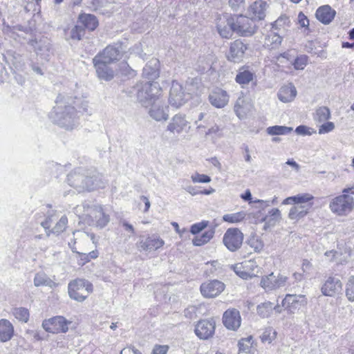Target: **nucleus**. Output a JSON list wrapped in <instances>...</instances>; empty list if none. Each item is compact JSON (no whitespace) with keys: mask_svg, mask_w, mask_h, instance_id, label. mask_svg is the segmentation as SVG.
I'll list each match as a JSON object with an SVG mask.
<instances>
[{"mask_svg":"<svg viewBox=\"0 0 354 354\" xmlns=\"http://www.w3.org/2000/svg\"><path fill=\"white\" fill-rule=\"evenodd\" d=\"M55 102L56 106L50 111L49 117L53 123L67 130H72L79 125V113L92 114L88 109V102L84 97H64L59 94Z\"/></svg>","mask_w":354,"mask_h":354,"instance_id":"obj_1","label":"nucleus"},{"mask_svg":"<svg viewBox=\"0 0 354 354\" xmlns=\"http://www.w3.org/2000/svg\"><path fill=\"white\" fill-rule=\"evenodd\" d=\"M67 182L79 192L84 190L91 192L104 188L106 185L101 174L95 169L88 170L84 167L76 168L68 174Z\"/></svg>","mask_w":354,"mask_h":354,"instance_id":"obj_2","label":"nucleus"},{"mask_svg":"<svg viewBox=\"0 0 354 354\" xmlns=\"http://www.w3.org/2000/svg\"><path fill=\"white\" fill-rule=\"evenodd\" d=\"M200 83V80L198 78L192 79L190 82H187L189 92L185 93L180 84L176 81L172 82L169 97L170 105L176 108L183 105L191 97V95L196 94L198 89V85Z\"/></svg>","mask_w":354,"mask_h":354,"instance_id":"obj_3","label":"nucleus"},{"mask_svg":"<svg viewBox=\"0 0 354 354\" xmlns=\"http://www.w3.org/2000/svg\"><path fill=\"white\" fill-rule=\"evenodd\" d=\"M137 100L143 106L151 105L160 95L161 88L158 82H147L136 84L133 88Z\"/></svg>","mask_w":354,"mask_h":354,"instance_id":"obj_4","label":"nucleus"},{"mask_svg":"<svg viewBox=\"0 0 354 354\" xmlns=\"http://www.w3.org/2000/svg\"><path fill=\"white\" fill-rule=\"evenodd\" d=\"M231 21L234 32L241 37H250L256 32L257 26L252 18L243 15H234Z\"/></svg>","mask_w":354,"mask_h":354,"instance_id":"obj_5","label":"nucleus"},{"mask_svg":"<svg viewBox=\"0 0 354 354\" xmlns=\"http://www.w3.org/2000/svg\"><path fill=\"white\" fill-rule=\"evenodd\" d=\"M353 207V198L345 194L335 197L329 204L331 212L338 216L346 215L352 211Z\"/></svg>","mask_w":354,"mask_h":354,"instance_id":"obj_6","label":"nucleus"},{"mask_svg":"<svg viewBox=\"0 0 354 354\" xmlns=\"http://www.w3.org/2000/svg\"><path fill=\"white\" fill-rule=\"evenodd\" d=\"M28 44L31 46L41 59L48 62L52 54V44L50 40L46 37H39L29 39Z\"/></svg>","mask_w":354,"mask_h":354,"instance_id":"obj_7","label":"nucleus"},{"mask_svg":"<svg viewBox=\"0 0 354 354\" xmlns=\"http://www.w3.org/2000/svg\"><path fill=\"white\" fill-rule=\"evenodd\" d=\"M71 324V322L67 320L64 317L57 315L44 319L42 322V327L50 333H66L68 330V325Z\"/></svg>","mask_w":354,"mask_h":354,"instance_id":"obj_8","label":"nucleus"},{"mask_svg":"<svg viewBox=\"0 0 354 354\" xmlns=\"http://www.w3.org/2000/svg\"><path fill=\"white\" fill-rule=\"evenodd\" d=\"M125 49L122 42H116L107 46L102 51L99 52L95 56H99L100 59L112 64L119 61L123 56Z\"/></svg>","mask_w":354,"mask_h":354,"instance_id":"obj_9","label":"nucleus"},{"mask_svg":"<svg viewBox=\"0 0 354 354\" xmlns=\"http://www.w3.org/2000/svg\"><path fill=\"white\" fill-rule=\"evenodd\" d=\"M307 304V298L304 295L287 294L282 300V306L288 314L292 315Z\"/></svg>","mask_w":354,"mask_h":354,"instance_id":"obj_10","label":"nucleus"},{"mask_svg":"<svg viewBox=\"0 0 354 354\" xmlns=\"http://www.w3.org/2000/svg\"><path fill=\"white\" fill-rule=\"evenodd\" d=\"M243 241V234L236 228H229L225 232L223 238V242L225 247L231 252L238 250Z\"/></svg>","mask_w":354,"mask_h":354,"instance_id":"obj_11","label":"nucleus"},{"mask_svg":"<svg viewBox=\"0 0 354 354\" xmlns=\"http://www.w3.org/2000/svg\"><path fill=\"white\" fill-rule=\"evenodd\" d=\"M164 243V241L160 236L152 234L147 236H140V240L136 245L140 251L151 252L160 248Z\"/></svg>","mask_w":354,"mask_h":354,"instance_id":"obj_12","label":"nucleus"},{"mask_svg":"<svg viewBox=\"0 0 354 354\" xmlns=\"http://www.w3.org/2000/svg\"><path fill=\"white\" fill-rule=\"evenodd\" d=\"M215 328L216 323L213 319H201L195 326L194 332L199 339L206 340L212 337Z\"/></svg>","mask_w":354,"mask_h":354,"instance_id":"obj_13","label":"nucleus"},{"mask_svg":"<svg viewBox=\"0 0 354 354\" xmlns=\"http://www.w3.org/2000/svg\"><path fill=\"white\" fill-rule=\"evenodd\" d=\"M225 284L217 279L203 283L200 286L201 295L205 298H214L219 295L225 289Z\"/></svg>","mask_w":354,"mask_h":354,"instance_id":"obj_14","label":"nucleus"},{"mask_svg":"<svg viewBox=\"0 0 354 354\" xmlns=\"http://www.w3.org/2000/svg\"><path fill=\"white\" fill-rule=\"evenodd\" d=\"M288 277L279 274L274 275L273 272L263 276L261 280V286L266 291L276 290L286 285Z\"/></svg>","mask_w":354,"mask_h":354,"instance_id":"obj_15","label":"nucleus"},{"mask_svg":"<svg viewBox=\"0 0 354 354\" xmlns=\"http://www.w3.org/2000/svg\"><path fill=\"white\" fill-rule=\"evenodd\" d=\"M98 57H100L95 56L93 58V64L97 77L106 82L112 80L115 76L114 71L109 66V63Z\"/></svg>","mask_w":354,"mask_h":354,"instance_id":"obj_16","label":"nucleus"},{"mask_svg":"<svg viewBox=\"0 0 354 354\" xmlns=\"http://www.w3.org/2000/svg\"><path fill=\"white\" fill-rule=\"evenodd\" d=\"M222 322L226 328L236 331L241 326V317L239 310L236 308L226 310L222 317Z\"/></svg>","mask_w":354,"mask_h":354,"instance_id":"obj_17","label":"nucleus"},{"mask_svg":"<svg viewBox=\"0 0 354 354\" xmlns=\"http://www.w3.org/2000/svg\"><path fill=\"white\" fill-rule=\"evenodd\" d=\"M3 61L11 68L23 71L25 67L24 56L15 50L10 49L2 53Z\"/></svg>","mask_w":354,"mask_h":354,"instance_id":"obj_18","label":"nucleus"},{"mask_svg":"<svg viewBox=\"0 0 354 354\" xmlns=\"http://www.w3.org/2000/svg\"><path fill=\"white\" fill-rule=\"evenodd\" d=\"M235 82L244 88L245 85L252 82V86L257 85V75L254 71L249 68V66H243L237 71L235 77Z\"/></svg>","mask_w":354,"mask_h":354,"instance_id":"obj_19","label":"nucleus"},{"mask_svg":"<svg viewBox=\"0 0 354 354\" xmlns=\"http://www.w3.org/2000/svg\"><path fill=\"white\" fill-rule=\"evenodd\" d=\"M246 50V44L241 40L236 39L231 43L227 58L230 62L239 63L243 59Z\"/></svg>","mask_w":354,"mask_h":354,"instance_id":"obj_20","label":"nucleus"},{"mask_svg":"<svg viewBox=\"0 0 354 354\" xmlns=\"http://www.w3.org/2000/svg\"><path fill=\"white\" fill-rule=\"evenodd\" d=\"M342 290V281L339 278L333 276L328 277L321 288L322 293L327 297H334L340 293Z\"/></svg>","mask_w":354,"mask_h":354,"instance_id":"obj_21","label":"nucleus"},{"mask_svg":"<svg viewBox=\"0 0 354 354\" xmlns=\"http://www.w3.org/2000/svg\"><path fill=\"white\" fill-rule=\"evenodd\" d=\"M189 122L186 119L185 114L178 113L173 116L171 121L169 122L167 127V131L174 135H178L187 127H189Z\"/></svg>","mask_w":354,"mask_h":354,"instance_id":"obj_22","label":"nucleus"},{"mask_svg":"<svg viewBox=\"0 0 354 354\" xmlns=\"http://www.w3.org/2000/svg\"><path fill=\"white\" fill-rule=\"evenodd\" d=\"M336 11L329 5H324L319 7L315 12L316 18L322 24L328 25L335 18Z\"/></svg>","mask_w":354,"mask_h":354,"instance_id":"obj_23","label":"nucleus"},{"mask_svg":"<svg viewBox=\"0 0 354 354\" xmlns=\"http://www.w3.org/2000/svg\"><path fill=\"white\" fill-rule=\"evenodd\" d=\"M231 21H232V16L228 17H224L223 19L220 18L216 24V29L223 38L229 39L234 32V29L231 26Z\"/></svg>","mask_w":354,"mask_h":354,"instance_id":"obj_24","label":"nucleus"},{"mask_svg":"<svg viewBox=\"0 0 354 354\" xmlns=\"http://www.w3.org/2000/svg\"><path fill=\"white\" fill-rule=\"evenodd\" d=\"M77 23L82 26L84 30H95L99 25L98 19L93 14L80 13L77 17Z\"/></svg>","mask_w":354,"mask_h":354,"instance_id":"obj_25","label":"nucleus"},{"mask_svg":"<svg viewBox=\"0 0 354 354\" xmlns=\"http://www.w3.org/2000/svg\"><path fill=\"white\" fill-rule=\"evenodd\" d=\"M93 284L84 279H76L71 281L68 285V290H75L89 295L93 292Z\"/></svg>","mask_w":354,"mask_h":354,"instance_id":"obj_26","label":"nucleus"},{"mask_svg":"<svg viewBox=\"0 0 354 354\" xmlns=\"http://www.w3.org/2000/svg\"><path fill=\"white\" fill-rule=\"evenodd\" d=\"M209 100L216 108H223L227 104L229 95L225 91L216 89L209 95Z\"/></svg>","mask_w":354,"mask_h":354,"instance_id":"obj_27","label":"nucleus"},{"mask_svg":"<svg viewBox=\"0 0 354 354\" xmlns=\"http://www.w3.org/2000/svg\"><path fill=\"white\" fill-rule=\"evenodd\" d=\"M159 60L156 58H152L143 68L142 75L149 80H155L159 77Z\"/></svg>","mask_w":354,"mask_h":354,"instance_id":"obj_28","label":"nucleus"},{"mask_svg":"<svg viewBox=\"0 0 354 354\" xmlns=\"http://www.w3.org/2000/svg\"><path fill=\"white\" fill-rule=\"evenodd\" d=\"M297 91L295 86L292 83L283 86L280 88L277 96L279 100L284 103L290 102L294 100L297 96Z\"/></svg>","mask_w":354,"mask_h":354,"instance_id":"obj_29","label":"nucleus"},{"mask_svg":"<svg viewBox=\"0 0 354 354\" xmlns=\"http://www.w3.org/2000/svg\"><path fill=\"white\" fill-rule=\"evenodd\" d=\"M268 4L266 1L261 0L255 1L249 8L250 14L252 15V19L262 20L266 17V10Z\"/></svg>","mask_w":354,"mask_h":354,"instance_id":"obj_30","label":"nucleus"},{"mask_svg":"<svg viewBox=\"0 0 354 354\" xmlns=\"http://www.w3.org/2000/svg\"><path fill=\"white\" fill-rule=\"evenodd\" d=\"M14 333V326L9 320L0 319V342H8L13 337Z\"/></svg>","mask_w":354,"mask_h":354,"instance_id":"obj_31","label":"nucleus"},{"mask_svg":"<svg viewBox=\"0 0 354 354\" xmlns=\"http://www.w3.org/2000/svg\"><path fill=\"white\" fill-rule=\"evenodd\" d=\"M281 218V212L278 208L271 209L267 215L263 217L261 220L264 223L263 230L266 231L271 227L275 225L277 222Z\"/></svg>","mask_w":354,"mask_h":354,"instance_id":"obj_32","label":"nucleus"},{"mask_svg":"<svg viewBox=\"0 0 354 354\" xmlns=\"http://www.w3.org/2000/svg\"><path fill=\"white\" fill-rule=\"evenodd\" d=\"M312 207L313 204L295 205L290 208L288 217L292 220H299L304 217Z\"/></svg>","mask_w":354,"mask_h":354,"instance_id":"obj_33","label":"nucleus"},{"mask_svg":"<svg viewBox=\"0 0 354 354\" xmlns=\"http://www.w3.org/2000/svg\"><path fill=\"white\" fill-rule=\"evenodd\" d=\"M149 115L156 121L167 120L169 115L162 106L152 104L149 111Z\"/></svg>","mask_w":354,"mask_h":354,"instance_id":"obj_34","label":"nucleus"},{"mask_svg":"<svg viewBox=\"0 0 354 354\" xmlns=\"http://www.w3.org/2000/svg\"><path fill=\"white\" fill-rule=\"evenodd\" d=\"M33 282L36 287L48 286L50 288H54L57 286V283L43 272H39L35 274Z\"/></svg>","mask_w":354,"mask_h":354,"instance_id":"obj_35","label":"nucleus"},{"mask_svg":"<svg viewBox=\"0 0 354 354\" xmlns=\"http://www.w3.org/2000/svg\"><path fill=\"white\" fill-rule=\"evenodd\" d=\"M95 211L97 226L100 228L104 227L110 221L109 215L104 212L103 207L101 205L96 206Z\"/></svg>","mask_w":354,"mask_h":354,"instance_id":"obj_36","label":"nucleus"},{"mask_svg":"<svg viewBox=\"0 0 354 354\" xmlns=\"http://www.w3.org/2000/svg\"><path fill=\"white\" fill-rule=\"evenodd\" d=\"M331 113L328 107L327 106H319L315 110V113L313 115V119L317 122H324L330 118Z\"/></svg>","mask_w":354,"mask_h":354,"instance_id":"obj_37","label":"nucleus"},{"mask_svg":"<svg viewBox=\"0 0 354 354\" xmlns=\"http://www.w3.org/2000/svg\"><path fill=\"white\" fill-rule=\"evenodd\" d=\"M214 230L209 229L205 231L201 236H195L192 243L196 246H201L208 243L214 236Z\"/></svg>","mask_w":354,"mask_h":354,"instance_id":"obj_38","label":"nucleus"},{"mask_svg":"<svg viewBox=\"0 0 354 354\" xmlns=\"http://www.w3.org/2000/svg\"><path fill=\"white\" fill-rule=\"evenodd\" d=\"M282 39L279 32H270L266 36L265 44L270 49H275L281 45Z\"/></svg>","mask_w":354,"mask_h":354,"instance_id":"obj_39","label":"nucleus"},{"mask_svg":"<svg viewBox=\"0 0 354 354\" xmlns=\"http://www.w3.org/2000/svg\"><path fill=\"white\" fill-rule=\"evenodd\" d=\"M292 131V127L281 125L270 126L266 129V132L270 136L288 135Z\"/></svg>","mask_w":354,"mask_h":354,"instance_id":"obj_40","label":"nucleus"},{"mask_svg":"<svg viewBox=\"0 0 354 354\" xmlns=\"http://www.w3.org/2000/svg\"><path fill=\"white\" fill-rule=\"evenodd\" d=\"M273 304L270 301L261 303L257 306V314L263 317H268L272 312Z\"/></svg>","mask_w":354,"mask_h":354,"instance_id":"obj_41","label":"nucleus"},{"mask_svg":"<svg viewBox=\"0 0 354 354\" xmlns=\"http://www.w3.org/2000/svg\"><path fill=\"white\" fill-rule=\"evenodd\" d=\"M290 20L286 15H281L274 23L272 24V28L280 31H285L286 27H289Z\"/></svg>","mask_w":354,"mask_h":354,"instance_id":"obj_42","label":"nucleus"},{"mask_svg":"<svg viewBox=\"0 0 354 354\" xmlns=\"http://www.w3.org/2000/svg\"><path fill=\"white\" fill-rule=\"evenodd\" d=\"M245 212H239L232 214H227L223 215V221L230 223H236L241 222L245 218Z\"/></svg>","mask_w":354,"mask_h":354,"instance_id":"obj_43","label":"nucleus"},{"mask_svg":"<svg viewBox=\"0 0 354 354\" xmlns=\"http://www.w3.org/2000/svg\"><path fill=\"white\" fill-rule=\"evenodd\" d=\"M13 315L17 319L21 322L27 323L29 320L30 313L26 308L19 307L14 308Z\"/></svg>","mask_w":354,"mask_h":354,"instance_id":"obj_44","label":"nucleus"},{"mask_svg":"<svg viewBox=\"0 0 354 354\" xmlns=\"http://www.w3.org/2000/svg\"><path fill=\"white\" fill-rule=\"evenodd\" d=\"M314 196L308 193H304L295 195V205H301L306 204H313L311 201L313 200Z\"/></svg>","mask_w":354,"mask_h":354,"instance_id":"obj_45","label":"nucleus"},{"mask_svg":"<svg viewBox=\"0 0 354 354\" xmlns=\"http://www.w3.org/2000/svg\"><path fill=\"white\" fill-rule=\"evenodd\" d=\"M345 295L349 301H354V275L350 276L346 283Z\"/></svg>","mask_w":354,"mask_h":354,"instance_id":"obj_46","label":"nucleus"},{"mask_svg":"<svg viewBox=\"0 0 354 354\" xmlns=\"http://www.w3.org/2000/svg\"><path fill=\"white\" fill-rule=\"evenodd\" d=\"M252 337L249 336L246 338L241 339L238 342L239 352L248 353L252 344Z\"/></svg>","mask_w":354,"mask_h":354,"instance_id":"obj_47","label":"nucleus"},{"mask_svg":"<svg viewBox=\"0 0 354 354\" xmlns=\"http://www.w3.org/2000/svg\"><path fill=\"white\" fill-rule=\"evenodd\" d=\"M68 218L66 215L62 216L59 221L56 223L55 226L51 230L52 234L59 235L63 232L67 226Z\"/></svg>","mask_w":354,"mask_h":354,"instance_id":"obj_48","label":"nucleus"},{"mask_svg":"<svg viewBox=\"0 0 354 354\" xmlns=\"http://www.w3.org/2000/svg\"><path fill=\"white\" fill-rule=\"evenodd\" d=\"M84 35V28L79 24L73 27L70 32V37L73 40H81Z\"/></svg>","mask_w":354,"mask_h":354,"instance_id":"obj_49","label":"nucleus"},{"mask_svg":"<svg viewBox=\"0 0 354 354\" xmlns=\"http://www.w3.org/2000/svg\"><path fill=\"white\" fill-rule=\"evenodd\" d=\"M308 61V57L306 55L297 56L292 62L294 68L295 70H303L307 65Z\"/></svg>","mask_w":354,"mask_h":354,"instance_id":"obj_50","label":"nucleus"},{"mask_svg":"<svg viewBox=\"0 0 354 354\" xmlns=\"http://www.w3.org/2000/svg\"><path fill=\"white\" fill-rule=\"evenodd\" d=\"M276 331L274 330L272 328H268L264 330L262 334L260 335V338L262 342H268L271 343V342L275 338Z\"/></svg>","mask_w":354,"mask_h":354,"instance_id":"obj_51","label":"nucleus"},{"mask_svg":"<svg viewBox=\"0 0 354 354\" xmlns=\"http://www.w3.org/2000/svg\"><path fill=\"white\" fill-rule=\"evenodd\" d=\"M229 6L234 12H243L245 8V0H229Z\"/></svg>","mask_w":354,"mask_h":354,"instance_id":"obj_52","label":"nucleus"},{"mask_svg":"<svg viewBox=\"0 0 354 354\" xmlns=\"http://www.w3.org/2000/svg\"><path fill=\"white\" fill-rule=\"evenodd\" d=\"M209 225L208 221H202L198 223H196L191 225L190 227V232L196 235L201 232L204 229H205Z\"/></svg>","mask_w":354,"mask_h":354,"instance_id":"obj_53","label":"nucleus"},{"mask_svg":"<svg viewBox=\"0 0 354 354\" xmlns=\"http://www.w3.org/2000/svg\"><path fill=\"white\" fill-rule=\"evenodd\" d=\"M243 265L241 264V266L240 267H236L234 268V271L236 274L241 277L243 279H251L253 277H255V274L254 272L248 271L247 269H243Z\"/></svg>","mask_w":354,"mask_h":354,"instance_id":"obj_54","label":"nucleus"},{"mask_svg":"<svg viewBox=\"0 0 354 354\" xmlns=\"http://www.w3.org/2000/svg\"><path fill=\"white\" fill-rule=\"evenodd\" d=\"M243 102L244 100L243 98L239 97L236 100L234 106V112L239 118H243L245 114V111H244V109L243 107Z\"/></svg>","mask_w":354,"mask_h":354,"instance_id":"obj_55","label":"nucleus"},{"mask_svg":"<svg viewBox=\"0 0 354 354\" xmlns=\"http://www.w3.org/2000/svg\"><path fill=\"white\" fill-rule=\"evenodd\" d=\"M68 295L71 299L75 300L78 302L84 301L88 296V295H84V292L75 290H68Z\"/></svg>","mask_w":354,"mask_h":354,"instance_id":"obj_56","label":"nucleus"},{"mask_svg":"<svg viewBox=\"0 0 354 354\" xmlns=\"http://www.w3.org/2000/svg\"><path fill=\"white\" fill-rule=\"evenodd\" d=\"M319 128V134H325L332 131L335 129V124L333 122L326 121L324 122Z\"/></svg>","mask_w":354,"mask_h":354,"instance_id":"obj_57","label":"nucleus"},{"mask_svg":"<svg viewBox=\"0 0 354 354\" xmlns=\"http://www.w3.org/2000/svg\"><path fill=\"white\" fill-rule=\"evenodd\" d=\"M194 183H207L211 181V178L205 174H196L192 176Z\"/></svg>","mask_w":354,"mask_h":354,"instance_id":"obj_58","label":"nucleus"},{"mask_svg":"<svg viewBox=\"0 0 354 354\" xmlns=\"http://www.w3.org/2000/svg\"><path fill=\"white\" fill-rule=\"evenodd\" d=\"M295 131L297 135H301V136L311 135V133L310 132V128L308 127L307 126L303 125V124L297 127Z\"/></svg>","mask_w":354,"mask_h":354,"instance_id":"obj_59","label":"nucleus"},{"mask_svg":"<svg viewBox=\"0 0 354 354\" xmlns=\"http://www.w3.org/2000/svg\"><path fill=\"white\" fill-rule=\"evenodd\" d=\"M168 349L169 346L167 345H156L151 354H167Z\"/></svg>","mask_w":354,"mask_h":354,"instance_id":"obj_60","label":"nucleus"},{"mask_svg":"<svg viewBox=\"0 0 354 354\" xmlns=\"http://www.w3.org/2000/svg\"><path fill=\"white\" fill-rule=\"evenodd\" d=\"M41 225L44 228L46 236H49L51 232V230H50V225H51V218L48 216L46 218V219L41 223Z\"/></svg>","mask_w":354,"mask_h":354,"instance_id":"obj_61","label":"nucleus"},{"mask_svg":"<svg viewBox=\"0 0 354 354\" xmlns=\"http://www.w3.org/2000/svg\"><path fill=\"white\" fill-rule=\"evenodd\" d=\"M249 243L251 247L254 248V251L259 252L263 248V243L261 241H259L257 239H252L249 241Z\"/></svg>","mask_w":354,"mask_h":354,"instance_id":"obj_62","label":"nucleus"},{"mask_svg":"<svg viewBox=\"0 0 354 354\" xmlns=\"http://www.w3.org/2000/svg\"><path fill=\"white\" fill-rule=\"evenodd\" d=\"M298 22L301 27L308 28L309 26V20L303 12H299L298 15Z\"/></svg>","mask_w":354,"mask_h":354,"instance_id":"obj_63","label":"nucleus"},{"mask_svg":"<svg viewBox=\"0 0 354 354\" xmlns=\"http://www.w3.org/2000/svg\"><path fill=\"white\" fill-rule=\"evenodd\" d=\"M243 269H247L248 271L254 272V269L257 268L256 262L254 261H246L242 263Z\"/></svg>","mask_w":354,"mask_h":354,"instance_id":"obj_64","label":"nucleus"}]
</instances>
